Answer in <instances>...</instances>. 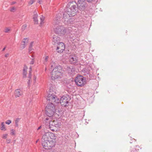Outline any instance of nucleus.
<instances>
[{
    "mask_svg": "<svg viewBox=\"0 0 152 152\" xmlns=\"http://www.w3.org/2000/svg\"><path fill=\"white\" fill-rule=\"evenodd\" d=\"M51 90V89L49 90L47 98V100L51 101L52 102L55 103H58L60 102L61 105L64 106H66L69 101V96H64L61 98L60 100L56 96V93L53 91L52 92Z\"/></svg>",
    "mask_w": 152,
    "mask_h": 152,
    "instance_id": "1",
    "label": "nucleus"
},
{
    "mask_svg": "<svg viewBox=\"0 0 152 152\" xmlns=\"http://www.w3.org/2000/svg\"><path fill=\"white\" fill-rule=\"evenodd\" d=\"M51 68L53 69L51 72L50 77L52 80H60L63 77V71L62 67L60 65H56L54 62L51 64Z\"/></svg>",
    "mask_w": 152,
    "mask_h": 152,
    "instance_id": "2",
    "label": "nucleus"
},
{
    "mask_svg": "<svg viewBox=\"0 0 152 152\" xmlns=\"http://www.w3.org/2000/svg\"><path fill=\"white\" fill-rule=\"evenodd\" d=\"M55 143L56 141L54 140L51 141L46 134H44L43 135L42 139V144L45 149H50L52 147L54 146Z\"/></svg>",
    "mask_w": 152,
    "mask_h": 152,
    "instance_id": "3",
    "label": "nucleus"
},
{
    "mask_svg": "<svg viewBox=\"0 0 152 152\" xmlns=\"http://www.w3.org/2000/svg\"><path fill=\"white\" fill-rule=\"evenodd\" d=\"M45 110L46 114L50 117L52 116L56 111L54 105L52 102L46 106Z\"/></svg>",
    "mask_w": 152,
    "mask_h": 152,
    "instance_id": "4",
    "label": "nucleus"
},
{
    "mask_svg": "<svg viewBox=\"0 0 152 152\" xmlns=\"http://www.w3.org/2000/svg\"><path fill=\"white\" fill-rule=\"evenodd\" d=\"M61 125V123L60 121H58L57 118H55L50 121L49 128L51 130L54 132L57 130V128L60 127Z\"/></svg>",
    "mask_w": 152,
    "mask_h": 152,
    "instance_id": "5",
    "label": "nucleus"
},
{
    "mask_svg": "<svg viewBox=\"0 0 152 152\" xmlns=\"http://www.w3.org/2000/svg\"><path fill=\"white\" fill-rule=\"evenodd\" d=\"M76 84L79 86H82L84 85L86 82V79L81 75H78L75 79Z\"/></svg>",
    "mask_w": 152,
    "mask_h": 152,
    "instance_id": "6",
    "label": "nucleus"
},
{
    "mask_svg": "<svg viewBox=\"0 0 152 152\" xmlns=\"http://www.w3.org/2000/svg\"><path fill=\"white\" fill-rule=\"evenodd\" d=\"M70 63L75 65H77L78 63V59L77 56L74 53L71 54L69 58Z\"/></svg>",
    "mask_w": 152,
    "mask_h": 152,
    "instance_id": "7",
    "label": "nucleus"
},
{
    "mask_svg": "<svg viewBox=\"0 0 152 152\" xmlns=\"http://www.w3.org/2000/svg\"><path fill=\"white\" fill-rule=\"evenodd\" d=\"M69 15L71 16H74L78 11V8L76 5H73L70 8L67 9Z\"/></svg>",
    "mask_w": 152,
    "mask_h": 152,
    "instance_id": "8",
    "label": "nucleus"
},
{
    "mask_svg": "<svg viewBox=\"0 0 152 152\" xmlns=\"http://www.w3.org/2000/svg\"><path fill=\"white\" fill-rule=\"evenodd\" d=\"M54 31L55 33L64 35L66 33L65 28L63 26H58L54 28Z\"/></svg>",
    "mask_w": 152,
    "mask_h": 152,
    "instance_id": "9",
    "label": "nucleus"
},
{
    "mask_svg": "<svg viewBox=\"0 0 152 152\" xmlns=\"http://www.w3.org/2000/svg\"><path fill=\"white\" fill-rule=\"evenodd\" d=\"M65 49V46L64 43L62 42H59L56 49V51L59 53H62Z\"/></svg>",
    "mask_w": 152,
    "mask_h": 152,
    "instance_id": "10",
    "label": "nucleus"
},
{
    "mask_svg": "<svg viewBox=\"0 0 152 152\" xmlns=\"http://www.w3.org/2000/svg\"><path fill=\"white\" fill-rule=\"evenodd\" d=\"M28 39L27 38H25L23 39V41L21 42L20 46L21 50H22L25 48L28 42Z\"/></svg>",
    "mask_w": 152,
    "mask_h": 152,
    "instance_id": "11",
    "label": "nucleus"
},
{
    "mask_svg": "<svg viewBox=\"0 0 152 152\" xmlns=\"http://www.w3.org/2000/svg\"><path fill=\"white\" fill-rule=\"evenodd\" d=\"M14 95L16 98L19 97L23 95V92L20 89H17L15 91Z\"/></svg>",
    "mask_w": 152,
    "mask_h": 152,
    "instance_id": "12",
    "label": "nucleus"
},
{
    "mask_svg": "<svg viewBox=\"0 0 152 152\" xmlns=\"http://www.w3.org/2000/svg\"><path fill=\"white\" fill-rule=\"evenodd\" d=\"M78 6L79 7L80 9L82 10H84L86 6V4L85 1L81 2V3H77Z\"/></svg>",
    "mask_w": 152,
    "mask_h": 152,
    "instance_id": "13",
    "label": "nucleus"
},
{
    "mask_svg": "<svg viewBox=\"0 0 152 152\" xmlns=\"http://www.w3.org/2000/svg\"><path fill=\"white\" fill-rule=\"evenodd\" d=\"M52 41L54 43V44H58L60 41V38L55 35H54L53 37Z\"/></svg>",
    "mask_w": 152,
    "mask_h": 152,
    "instance_id": "14",
    "label": "nucleus"
},
{
    "mask_svg": "<svg viewBox=\"0 0 152 152\" xmlns=\"http://www.w3.org/2000/svg\"><path fill=\"white\" fill-rule=\"evenodd\" d=\"M48 134L47 136L51 141L54 140L56 141L55 139H56V137L55 135V134Z\"/></svg>",
    "mask_w": 152,
    "mask_h": 152,
    "instance_id": "15",
    "label": "nucleus"
},
{
    "mask_svg": "<svg viewBox=\"0 0 152 152\" xmlns=\"http://www.w3.org/2000/svg\"><path fill=\"white\" fill-rule=\"evenodd\" d=\"M0 129L3 131H6L7 130L5 123L4 122H1L0 124Z\"/></svg>",
    "mask_w": 152,
    "mask_h": 152,
    "instance_id": "16",
    "label": "nucleus"
},
{
    "mask_svg": "<svg viewBox=\"0 0 152 152\" xmlns=\"http://www.w3.org/2000/svg\"><path fill=\"white\" fill-rule=\"evenodd\" d=\"M67 10H66V11L63 14V19H68L69 18L71 17V15H69L68 13Z\"/></svg>",
    "mask_w": 152,
    "mask_h": 152,
    "instance_id": "17",
    "label": "nucleus"
},
{
    "mask_svg": "<svg viewBox=\"0 0 152 152\" xmlns=\"http://www.w3.org/2000/svg\"><path fill=\"white\" fill-rule=\"evenodd\" d=\"M141 148L139 145H136V148H132L131 149L130 152H139V149H141Z\"/></svg>",
    "mask_w": 152,
    "mask_h": 152,
    "instance_id": "18",
    "label": "nucleus"
},
{
    "mask_svg": "<svg viewBox=\"0 0 152 152\" xmlns=\"http://www.w3.org/2000/svg\"><path fill=\"white\" fill-rule=\"evenodd\" d=\"M38 15L37 12L34 13V15L33 16V18L34 21L35 22V24L38 23V20L37 19Z\"/></svg>",
    "mask_w": 152,
    "mask_h": 152,
    "instance_id": "19",
    "label": "nucleus"
},
{
    "mask_svg": "<svg viewBox=\"0 0 152 152\" xmlns=\"http://www.w3.org/2000/svg\"><path fill=\"white\" fill-rule=\"evenodd\" d=\"M27 69H28V67H27V66H24L23 68V76L24 77H26V75L27 74Z\"/></svg>",
    "mask_w": 152,
    "mask_h": 152,
    "instance_id": "20",
    "label": "nucleus"
},
{
    "mask_svg": "<svg viewBox=\"0 0 152 152\" xmlns=\"http://www.w3.org/2000/svg\"><path fill=\"white\" fill-rule=\"evenodd\" d=\"M49 56H48L45 55L44 56L43 58L44 59L43 63L45 64H46L47 63V62L48 61Z\"/></svg>",
    "mask_w": 152,
    "mask_h": 152,
    "instance_id": "21",
    "label": "nucleus"
},
{
    "mask_svg": "<svg viewBox=\"0 0 152 152\" xmlns=\"http://www.w3.org/2000/svg\"><path fill=\"white\" fill-rule=\"evenodd\" d=\"M40 26H42L44 23V20H45V17L42 15L40 16Z\"/></svg>",
    "mask_w": 152,
    "mask_h": 152,
    "instance_id": "22",
    "label": "nucleus"
},
{
    "mask_svg": "<svg viewBox=\"0 0 152 152\" xmlns=\"http://www.w3.org/2000/svg\"><path fill=\"white\" fill-rule=\"evenodd\" d=\"M74 69L72 68H71L70 67H69V68H68L67 69V71L68 72V73L71 74H74V73H73L74 72Z\"/></svg>",
    "mask_w": 152,
    "mask_h": 152,
    "instance_id": "23",
    "label": "nucleus"
},
{
    "mask_svg": "<svg viewBox=\"0 0 152 152\" xmlns=\"http://www.w3.org/2000/svg\"><path fill=\"white\" fill-rule=\"evenodd\" d=\"M11 31L10 27L5 28L4 30V32L5 33H8Z\"/></svg>",
    "mask_w": 152,
    "mask_h": 152,
    "instance_id": "24",
    "label": "nucleus"
},
{
    "mask_svg": "<svg viewBox=\"0 0 152 152\" xmlns=\"http://www.w3.org/2000/svg\"><path fill=\"white\" fill-rule=\"evenodd\" d=\"M32 58H31V61L30 62V64H33L34 63V58L33 55L31 56Z\"/></svg>",
    "mask_w": 152,
    "mask_h": 152,
    "instance_id": "25",
    "label": "nucleus"
},
{
    "mask_svg": "<svg viewBox=\"0 0 152 152\" xmlns=\"http://www.w3.org/2000/svg\"><path fill=\"white\" fill-rule=\"evenodd\" d=\"M29 69H30V70L29 71L28 77L29 78H30L31 77V71L32 70V68H31V66L29 68Z\"/></svg>",
    "mask_w": 152,
    "mask_h": 152,
    "instance_id": "26",
    "label": "nucleus"
},
{
    "mask_svg": "<svg viewBox=\"0 0 152 152\" xmlns=\"http://www.w3.org/2000/svg\"><path fill=\"white\" fill-rule=\"evenodd\" d=\"M72 134L71 136L74 138H77L78 137V136H79L78 134Z\"/></svg>",
    "mask_w": 152,
    "mask_h": 152,
    "instance_id": "27",
    "label": "nucleus"
},
{
    "mask_svg": "<svg viewBox=\"0 0 152 152\" xmlns=\"http://www.w3.org/2000/svg\"><path fill=\"white\" fill-rule=\"evenodd\" d=\"M36 0H31L28 2V5L30 6Z\"/></svg>",
    "mask_w": 152,
    "mask_h": 152,
    "instance_id": "28",
    "label": "nucleus"
},
{
    "mask_svg": "<svg viewBox=\"0 0 152 152\" xmlns=\"http://www.w3.org/2000/svg\"><path fill=\"white\" fill-rule=\"evenodd\" d=\"M11 121L10 120H7L5 123V124H6L7 125H9L11 123Z\"/></svg>",
    "mask_w": 152,
    "mask_h": 152,
    "instance_id": "29",
    "label": "nucleus"
},
{
    "mask_svg": "<svg viewBox=\"0 0 152 152\" xmlns=\"http://www.w3.org/2000/svg\"><path fill=\"white\" fill-rule=\"evenodd\" d=\"M19 121V118H17L15 121V125L16 126H18V123Z\"/></svg>",
    "mask_w": 152,
    "mask_h": 152,
    "instance_id": "30",
    "label": "nucleus"
},
{
    "mask_svg": "<svg viewBox=\"0 0 152 152\" xmlns=\"http://www.w3.org/2000/svg\"><path fill=\"white\" fill-rule=\"evenodd\" d=\"M15 10V8L14 7H12L10 9V11L11 12H14Z\"/></svg>",
    "mask_w": 152,
    "mask_h": 152,
    "instance_id": "31",
    "label": "nucleus"
},
{
    "mask_svg": "<svg viewBox=\"0 0 152 152\" xmlns=\"http://www.w3.org/2000/svg\"><path fill=\"white\" fill-rule=\"evenodd\" d=\"M34 42H31L30 43V45H29V47H30V48H32V46H33V44H34Z\"/></svg>",
    "mask_w": 152,
    "mask_h": 152,
    "instance_id": "32",
    "label": "nucleus"
},
{
    "mask_svg": "<svg viewBox=\"0 0 152 152\" xmlns=\"http://www.w3.org/2000/svg\"><path fill=\"white\" fill-rule=\"evenodd\" d=\"M60 18H58L57 19V22H55V21H54V22H53V23H56V24H57L58 23H59V22L58 21H59V20H60Z\"/></svg>",
    "mask_w": 152,
    "mask_h": 152,
    "instance_id": "33",
    "label": "nucleus"
},
{
    "mask_svg": "<svg viewBox=\"0 0 152 152\" xmlns=\"http://www.w3.org/2000/svg\"><path fill=\"white\" fill-rule=\"evenodd\" d=\"M27 27V26L26 24L23 25L22 27V29H24Z\"/></svg>",
    "mask_w": 152,
    "mask_h": 152,
    "instance_id": "34",
    "label": "nucleus"
},
{
    "mask_svg": "<svg viewBox=\"0 0 152 152\" xmlns=\"http://www.w3.org/2000/svg\"><path fill=\"white\" fill-rule=\"evenodd\" d=\"M86 0H78L77 3H81V2H83L85 1Z\"/></svg>",
    "mask_w": 152,
    "mask_h": 152,
    "instance_id": "35",
    "label": "nucleus"
},
{
    "mask_svg": "<svg viewBox=\"0 0 152 152\" xmlns=\"http://www.w3.org/2000/svg\"><path fill=\"white\" fill-rule=\"evenodd\" d=\"M33 50V49L32 48H30V47H29V52L30 53H31L32 50Z\"/></svg>",
    "mask_w": 152,
    "mask_h": 152,
    "instance_id": "36",
    "label": "nucleus"
},
{
    "mask_svg": "<svg viewBox=\"0 0 152 152\" xmlns=\"http://www.w3.org/2000/svg\"><path fill=\"white\" fill-rule=\"evenodd\" d=\"M11 140L10 139H7L6 140V142L7 143H9L10 142Z\"/></svg>",
    "mask_w": 152,
    "mask_h": 152,
    "instance_id": "37",
    "label": "nucleus"
},
{
    "mask_svg": "<svg viewBox=\"0 0 152 152\" xmlns=\"http://www.w3.org/2000/svg\"><path fill=\"white\" fill-rule=\"evenodd\" d=\"M7 134H5L3 136V138L4 139H6L7 137Z\"/></svg>",
    "mask_w": 152,
    "mask_h": 152,
    "instance_id": "38",
    "label": "nucleus"
},
{
    "mask_svg": "<svg viewBox=\"0 0 152 152\" xmlns=\"http://www.w3.org/2000/svg\"><path fill=\"white\" fill-rule=\"evenodd\" d=\"M36 78H37L35 76H34L33 79H34V81L35 82H36Z\"/></svg>",
    "mask_w": 152,
    "mask_h": 152,
    "instance_id": "39",
    "label": "nucleus"
},
{
    "mask_svg": "<svg viewBox=\"0 0 152 152\" xmlns=\"http://www.w3.org/2000/svg\"><path fill=\"white\" fill-rule=\"evenodd\" d=\"M38 0V3L39 4H41L42 2V0Z\"/></svg>",
    "mask_w": 152,
    "mask_h": 152,
    "instance_id": "40",
    "label": "nucleus"
},
{
    "mask_svg": "<svg viewBox=\"0 0 152 152\" xmlns=\"http://www.w3.org/2000/svg\"><path fill=\"white\" fill-rule=\"evenodd\" d=\"M41 128H42V126H40L37 128V130H39L40 129H41Z\"/></svg>",
    "mask_w": 152,
    "mask_h": 152,
    "instance_id": "41",
    "label": "nucleus"
},
{
    "mask_svg": "<svg viewBox=\"0 0 152 152\" xmlns=\"http://www.w3.org/2000/svg\"><path fill=\"white\" fill-rule=\"evenodd\" d=\"M88 2H91L93 0H86Z\"/></svg>",
    "mask_w": 152,
    "mask_h": 152,
    "instance_id": "42",
    "label": "nucleus"
},
{
    "mask_svg": "<svg viewBox=\"0 0 152 152\" xmlns=\"http://www.w3.org/2000/svg\"><path fill=\"white\" fill-rule=\"evenodd\" d=\"M16 3L15 2H12L11 3V4H14Z\"/></svg>",
    "mask_w": 152,
    "mask_h": 152,
    "instance_id": "43",
    "label": "nucleus"
},
{
    "mask_svg": "<svg viewBox=\"0 0 152 152\" xmlns=\"http://www.w3.org/2000/svg\"><path fill=\"white\" fill-rule=\"evenodd\" d=\"M8 56V54H7L5 55V57H7Z\"/></svg>",
    "mask_w": 152,
    "mask_h": 152,
    "instance_id": "44",
    "label": "nucleus"
},
{
    "mask_svg": "<svg viewBox=\"0 0 152 152\" xmlns=\"http://www.w3.org/2000/svg\"><path fill=\"white\" fill-rule=\"evenodd\" d=\"M49 118H45V120H46V121H48V120H49Z\"/></svg>",
    "mask_w": 152,
    "mask_h": 152,
    "instance_id": "45",
    "label": "nucleus"
},
{
    "mask_svg": "<svg viewBox=\"0 0 152 152\" xmlns=\"http://www.w3.org/2000/svg\"><path fill=\"white\" fill-rule=\"evenodd\" d=\"M6 48V47H5L4 48H3V50H2V51H4L5 49Z\"/></svg>",
    "mask_w": 152,
    "mask_h": 152,
    "instance_id": "46",
    "label": "nucleus"
},
{
    "mask_svg": "<svg viewBox=\"0 0 152 152\" xmlns=\"http://www.w3.org/2000/svg\"><path fill=\"white\" fill-rule=\"evenodd\" d=\"M54 126H53V127H52V129H54Z\"/></svg>",
    "mask_w": 152,
    "mask_h": 152,
    "instance_id": "47",
    "label": "nucleus"
},
{
    "mask_svg": "<svg viewBox=\"0 0 152 152\" xmlns=\"http://www.w3.org/2000/svg\"><path fill=\"white\" fill-rule=\"evenodd\" d=\"M12 133H13V132H14L13 131H14V130H12Z\"/></svg>",
    "mask_w": 152,
    "mask_h": 152,
    "instance_id": "48",
    "label": "nucleus"
},
{
    "mask_svg": "<svg viewBox=\"0 0 152 152\" xmlns=\"http://www.w3.org/2000/svg\"><path fill=\"white\" fill-rule=\"evenodd\" d=\"M38 140H37V141H36V143H37V142H38Z\"/></svg>",
    "mask_w": 152,
    "mask_h": 152,
    "instance_id": "49",
    "label": "nucleus"
},
{
    "mask_svg": "<svg viewBox=\"0 0 152 152\" xmlns=\"http://www.w3.org/2000/svg\"><path fill=\"white\" fill-rule=\"evenodd\" d=\"M15 141L14 140V143H15Z\"/></svg>",
    "mask_w": 152,
    "mask_h": 152,
    "instance_id": "50",
    "label": "nucleus"
},
{
    "mask_svg": "<svg viewBox=\"0 0 152 152\" xmlns=\"http://www.w3.org/2000/svg\"><path fill=\"white\" fill-rule=\"evenodd\" d=\"M15 134L14 133H13V134Z\"/></svg>",
    "mask_w": 152,
    "mask_h": 152,
    "instance_id": "51",
    "label": "nucleus"
}]
</instances>
